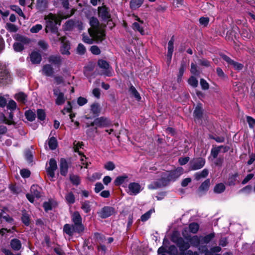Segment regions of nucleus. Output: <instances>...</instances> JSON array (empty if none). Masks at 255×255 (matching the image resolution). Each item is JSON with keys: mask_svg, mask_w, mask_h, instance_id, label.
<instances>
[{"mask_svg": "<svg viewBox=\"0 0 255 255\" xmlns=\"http://www.w3.org/2000/svg\"><path fill=\"white\" fill-rule=\"evenodd\" d=\"M183 173V169L182 167H178L174 170L165 171L162 173L161 178L156 182L149 184L148 187L150 189H154L157 188L165 186L168 184L169 181H174Z\"/></svg>", "mask_w": 255, "mask_h": 255, "instance_id": "obj_1", "label": "nucleus"}, {"mask_svg": "<svg viewBox=\"0 0 255 255\" xmlns=\"http://www.w3.org/2000/svg\"><path fill=\"white\" fill-rule=\"evenodd\" d=\"M73 14L72 12L70 14L63 15L59 14L57 16L52 13H49L48 15L45 16V20H46V31L48 32V30L54 32L56 29V25L60 24L61 19L62 18H66L69 17Z\"/></svg>", "mask_w": 255, "mask_h": 255, "instance_id": "obj_2", "label": "nucleus"}, {"mask_svg": "<svg viewBox=\"0 0 255 255\" xmlns=\"http://www.w3.org/2000/svg\"><path fill=\"white\" fill-rule=\"evenodd\" d=\"M90 24L91 28L89 29V33L91 36H94L98 39H103L105 36V30L103 27L99 26L98 20L95 17H91L90 19Z\"/></svg>", "mask_w": 255, "mask_h": 255, "instance_id": "obj_3", "label": "nucleus"}, {"mask_svg": "<svg viewBox=\"0 0 255 255\" xmlns=\"http://www.w3.org/2000/svg\"><path fill=\"white\" fill-rule=\"evenodd\" d=\"M71 220L76 228V231L80 234L83 232L85 228L82 223V217L78 212H75L71 215Z\"/></svg>", "mask_w": 255, "mask_h": 255, "instance_id": "obj_4", "label": "nucleus"}, {"mask_svg": "<svg viewBox=\"0 0 255 255\" xmlns=\"http://www.w3.org/2000/svg\"><path fill=\"white\" fill-rule=\"evenodd\" d=\"M182 234L185 239L190 241L192 246L195 247H199V250H201V247H199V246L201 244V236L198 237L197 236H194L190 239H189V235L187 228H184L183 230Z\"/></svg>", "mask_w": 255, "mask_h": 255, "instance_id": "obj_5", "label": "nucleus"}, {"mask_svg": "<svg viewBox=\"0 0 255 255\" xmlns=\"http://www.w3.org/2000/svg\"><path fill=\"white\" fill-rule=\"evenodd\" d=\"M15 39L19 41L13 44V49L16 52L21 51L24 48L23 44L27 43L29 41L28 38L20 35H17Z\"/></svg>", "mask_w": 255, "mask_h": 255, "instance_id": "obj_6", "label": "nucleus"}, {"mask_svg": "<svg viewBox=\"0 0 255 255\" xmlns=\"http://www.w3.org/2000/svg\"><path fill=\"white\" fill-rule=\"evenodd\" d=\"M111 125V121L107 118L101 117L95 119L93 122L91 123L90 126L99 127H107Z\"/></svg>", "mask_w": 255, "mask_h": 255, "instance_id": "obj_7", "label": "nucleus"}, {"mask_svg": "<svg viewBox=\"0 0 255 255\" xmlns=\"http://www.w3.org/2000/svg\"><path fill=\"white\" fill-rule=\"evenodd\" d=\"M30 192L31 194H26V197L31 203H33L34 197L39 198L40 197L41 188L37 185H33L31 187Z\"/></svg>", "mask_w": 255, "mask_h": 255, "instance_id": "obj_8", "label": "nucleus"}, {"mask_svg": "<svg viewBox=\"0 0 255 255\" xmlns=\"http://www.w3.org/2000/svg\"><path fill=\"white\" fill-rule=\"evenodd\" d=\"M49 166L47 168V175L51 181H53L55 177V171L57 168L56 161L51 158L49 161Z\"/></svg>", "mask_w": 255, "mask_h": 255, "instance_id": "obj_9", "label": "nucleus"}, {"mask_svg": "<svg viewBox=\"0 0 255 255\" xmlns=\"http://www.w3.org/2000/svg\"><path fill=\"white\" fill-rule=\"evenodd\" d=\"M142 188L139 183L132 182L128 184L126 191L129 195H136L142 191Z\"/></svg>", "mask_w": 255, "mask_h": 255, "instance_id": "obj_10", "label": "nucleus"}, {"mask_svg": "<svg viewBox=\"0 0 255 255\" xmlns=\"http://www.w3.org/2000/svg\"><path fill=\"white\" fill-rule=\"evenodd\" d=\"M98 64L99 66L104 70V74L107 76H112V68L110 66V65L107 61L102 59L99 60Z\"/></svg>", "mask_w": 255, "mask_h": 255, "instance_id": "obj_11", "label": "nucleus"}, {"mask_svg": "<svg viewBox=\"0 0 255 255\" xmlns=\"http://www.w3.org/2000/svg\"><path fill=\"white\" fill-rule=\"evenodd\" d=\"M115 213V209L112 207L105 206L98 212L99 216L102 218H106Z\"/></svg>", "mask_w": 255, "mask_h": 255, "instance_id": "obj_12", "label": "nucleus"}, {"mask_svg": "<svg viewBox=\"0 0 255 255\" xmlns=\"http://www.w3.org/2000/svg\"><path fill=\"white\" fill-rule=\"evenodd\" d=\"M205 163V159L202 158L194 159L190 163V169L193 170L199 169L204 166Z\"/></svg>", "mask_w": 255, "mask_h": 255, "instance_id": "obj_13", "label": "nucleus"}, {"mask_svg": "<svg viewBox=\"0 0 255 255\" xmlns=\"http://www.w3.org/2000/svg\"><path fill=\"white\" fill-rule=\"evenodd\" d=\"M53 93L54 96L56 97L55 104L57 105H63L66 101L64 93L61 92L58 88L54 89Z\"/></svg>", "mask_w": 255, "mask_h": 255, "instance_id": "obj_14", "label": "nucleus"}, {"mask_svg": "<svg viewBox=\"0 0 255 255\" xmlns=\"http://www.w3.org/2000/svg\"><path fill=\"white\" fill-rule=\"evenodd\" d=\"M101 111V108L99 104L95 103L91 105L90 114L91 116H86L87 119L96 117L99 116Z\"/></svg>", "mask_w": 255, "mask_h": 255, "instance_id": "obj_15", "label": "nucleus"}, {"mask_svg": "<svg viewBox=\"0 0 255 255\" xmlns=\"http://www.w3.org/2000/svg\"><path fill=\"white\" fill-rule=\"evenodd\" d=\"M98 14L103 20H109L111 18L109 9L103 5L98 7Z\"/></svg>", "mask_w": 255, "mask_h": 255, "instance_id": "obj_16", "label": "nucleus"}, {"mask_svg": "<svg viewBox=\"0 0 255 255\" xmlns=\"http://www.w3.org/2000/svg\"><path fill=\"white\" fill-rule=\"evenodd\" d=\"M59 40L61 41L62 46L61 47L60 51L62 54H70V46L68 41H67L66 38L65 37H62L59 38Z\"/></svg>", "mask_w": 255, "mask_h": 255, "instance_id": "obj_17", "label": "nucleus"}, {"mask_svg": "<svg viewBox=\"0 0 255 255\" xmlns=\"http://www.w3.org/2000/svg\"><path fill=\"white\" fill-rule=\"evenodd\" d=\"M136 20L138 22H135L132 24V28L136 31H138L141 35H144L145 32L144 30V24L143 21L141 20L139 18L136 16Z\"/></svg>", "mask_w": 255, "mask_h": 255, "instance_id": "obj_18", "label": "nucleus"}, {"mask_svg": "<svg viewBox=\"0 0 255 255\" xmlns=\"http://www.w3.org/2000/svg\"><path fill=\"white\" fill-rule=\"evenodd\" d=\"M174 39L173 37H172L170 40L169 41L168 43V52L167 54V64H169L171 62L172 56L173 52L174 49Z\"/></svg>", "mask_w": 255, "mask_h": 255, "instance_id": "obj_19", "label": "nucleus"}, {"mask_svg": "<svg viewBox=\"0 0 255 255\" xmlns=\"http://www.w3.org/2000/svg\"><path fill=\"white\" fill-rule=\"evenodd\" d=\"M42 75L47 77H51L54 74V69L50 64L44 65L41 70Z\"/></svg>", "mask_w": 255, "mask_h": 255, "instance_id": "obj_20", "label": "nucleus"}, {"mask_svg": "<svg viewBox=\"0 0 255 255\" xmlns=\"http://www.w3.org/2000/svg\"><path fill=\"white\" fill-rule=\"evenodd\" d=\"M63 232L69 236H72L76 231L75 226L73 225L66 224L63 226Z\"/></svg>", "mask_w": 255, "mask_h": 255, "instance_id": "obj_21", "label": "nucleus"}, {"mask_svg": "<svg viewBox=\"0 0 255 255\" xmlns=\"http://www.w3.org/2000/svg\"><path fill=\"white\" fill-rule=\"evenodd\" d=\"M9 75L8 71L5 66L2 64H0V80H7L9 79Z\"/></svg>", "mask_w": 255, "mask_h": 255, "instance_id": "obj_22", "label": "nucleus"}, {"mask_svg": "<svg viewBox=\"0 0 255 255\" xmlns=\"http://www.w3.org/2000/svg\"><path fill=\"white\" fill-rule=\"evenodd\" d=\"M68 165L67 161L61 158L60 163V171L61 175L66 176L68 172Z\"/></svg>", "mask_w": 255, "mask_h": 255, "instance_id": "obj_23", "label": "nucleus"}, {"mask_svg": "<svg viewBox=\"0 0 255 255\" xmlns=\"http://www.w3.org/2000/svg\"><path fill=\"white\" fill-rule=\"evenodd\" d=\"M30 60L33 64H39L41 61V56L37 51H33L30 55Z\"/></svg>", "mask_w": 255, "mask_h": 255, "instance_id": "obj_24", "label": "nucleus"}, {"mask_svg": "<svg viewBox=\"0 0 255 255\" xmlns=\"http://www.w3.org/2000/svg\"><path fill=\"white\" fill-rule=\"evenodd\" d=\"M10 246L13 250L18 251L21 248L22 245L19 240L13 239L10 242Z\"/></svg>", "mask_w": 255, "mask_h": 255, "instance_id": "obj_25", "label": "nucleus"}, {"mask_svg": "<svg viewBox=\"0 0 255 255\" xmlns=\"http://www.w3.org/2000/svg\"><path fill=\"white\" fill-rule=\"evenodd\" d=\"M48 61L55 65L60 66L62 63V59L60 56L52 55L48 57Z\"/></svg>", "mask_w": 255, "mask_h": 255, "instance_id": "obj_26", "label": "nucleus"}, {"mask_svg": "<svg viewBox=\"0 0 255 255\" xmlns=\"http://www.w3.org/2000/svg\"><path fill=\"white\" fill-rule=\"evenodd\" d=\"M182 238L180 237V233L178 231H175L171 235V240L173 242L176 243L177 245L182 241Z\"/></svg>", "mask_w": 255, "mask_h": 255, "instance_id": "obj_27", "label": "nucleus"}, {"mask_svg": "<svg viewBox=\"0 0 255 255\" xmlns=\"http://www.w3.org/2000/svg\"><path fill=\"white\" fill-rule=\"evenodd\" d=\"M128 92L129 94L132 95L134 98L137 100L140 101L141 99V97L140 94L136 90V89L132 86L131 85L129 88Z\"/></svg>", "mask_w": 255, "mask_h": 255, "instance_id": "obj_28", "label": "nucleus"}, {"mask_svg": "<svg viewBox=\"0 0 255 255\" xmlns=\"http://www.w3.org/2000/svg\"><path fill=\"white\" fill-rule=\"evenodd\" d=\"M202 114L203 112L201 105H197L194 112L195 120H199L201 118Z\"/></svg>", "mask_w": 255, "mask_h": 255, "instance_id": "obj_29", "label": "nucleus"}, {"mask_svg": "<svg viewBox=\"0 0 255 255\" xmlns=\"http://www.w3.org/2000/svg\"><path fill=\"white\" fill-rule=\"evenodd\" d=\"M144 0H130V7L132 9L139 8L143 3Z\"/></svg>", "mask_w": 255, "mask_h": 255, "instance_id": "obj_30", "label": "nucleus"}, {"mask_svg": "<svg viewBox=\"0 0 255 255\" xmlns=\"http://www.w3.org/2000/svg\"><path fill=\"white\" fill-rule=\"evenodd\" d=\"M47 5V0H36V7L40 10H43L45 9Z\"/></svg>", "mask_w": 255, "mask_h": 255, "instance_id": "obj_31", "label": "nucleus"}, {"mask_svg": "<svg viewBox=\"0 0 255 255\" xmlns=\"http://www.w3.org/2000/svg\"><path fill=\"white\" fill-rule=\"evenodd\" d=\"M90 34V36L83 34V40L84 42L88 43V44H92L93 43V40L98 41H102L103 39H98L96 37H94V36H91V34Z\"/></svg>", "mask_w": 255, "mask_h": 255, "instance_id": "obj_32", "label": "nucleus"}, {"mask_svg": "<svg viewBox=\"0 0 255 255\" xmlns=\"http://www.w3.org/2000/svg\"><path fill=\"white\" fill-rule=\"evenodd\" d=\"M190 232L193 234H196L199 230V225L196 223H192L189 224L188 229L186 228Z\"/></svg>", "mask_w": 255, "mask_h": 255, "instance_id": "obj_33", "label": "nucleus"}, {"mask_svg": "<svg viewBox=\"0 0 255 255\" xmlns=\"http://www.w3.org/2000/svg\"><path fill=\"white\" fill-rule=\"evenodd\" d=\"M26 95L22 92L19 93L15 95V99L18 102L23 104L26 102Z\"/></svg>", "mask_w": 255, "mask_h": 255, "instance_id": "obj_34", "label": "nucleus"}, {"mask_svg": "<svg viewBox=\"0 0 255 255\" xmlns=\"http://www.w3.org/2000/svg\"><path fill=\"white\" fill-rule=\"evenodd\" d=\"M208 174V171L206 169H204L201 172H197L195 174L194 176L197 180H199L202 178L206 177Z\"/></svg>", "mask_w": 255, "mask_h": 255, "instance_id": "obj_35", "label": "nucleus"}, {"mask_svg": "<svg viewBox=\"0 0 255 255\" xmlns=\"http://www.w3.org/2000/svg\"><path fill=\"white\" fill-rule=\"evenodd\" d=\"M128 177L126 175L118 176L116 178L115 183L116 185H120L128 181Z\"/></svg>", "mask_w": 255, "mask_h": 255, "instance_id": "obj_36", "label": "nucleus"}, {"mask_svg": "<svg viewBox=\"0 0 255 255\" xmlns=\"http://www.w3.org/2000/svg\"><path fill=\"white\" fill-rule=\"evenodd\" d=\"M209 186L210 179H208L202 183L199 187V190L200 192H206L208 190Z\"/></svg>", "mask_w": 255, "mask_h": 255, "instance_id": "obj_37", "label": "nucleus"}, {"mask_svg": "<svg viewBox=\"0 0 255 255\" xmlns=\"http://www.w3.org/2000/svg\"><path fill=\"white\" fill-rule=\"evenodd\" d=\"M214 234L211 233L205 236V237L201 236V244L209 243L214 237Z\"/></svg>", "mask_w": 255, "mask_h": 255, "instance_id": "obj_38", "label": "nucleus"}, {"mask_svg": "<svg viewBox=\"0 0 255 255\" xmlns=\"http://www.w3.org/2000/svg\"><path fill=\"white\" fill-rule=\"evenodd\" d=\"M177 246L181 252H184L185 250H187L190 247L189 243L184 242L183 239L182 242H181L180 243H179Z\"/></svg>", "mask_w": 255, "mask_h": 255, "instance_id": "obj_39", "label": "nucleus"}, {"mask_svg": "<svg viewBox=\"0 0 255 255\" xmlns=\"http://www.w3.org/2000/svg\"><path fill=\"white\" fill-rule=\"evenodd\" d=\"M225 189V186L223 183H219L217 185L214 187V192L216 193H221L224 191Z\"/></svg>", "mask_w": 255, "mask_h": 255, "instance_id": "obj_40", "label": "nucleus"}, {"mask_svg": "<svg viewBox=\"0 0 255 255\" xmlns=\"http://www.w3.org/2000/svg\"><path fill=\"white\" fill-rule=\"evenodd\" d=\"M48 145L49 148L52 149H55L57 147V140L55 137H51L48 141Z\"/></svg>", "mask_w": 255, "mask_h": 255, "instance_id": "obj_41", "label": "nucleus"}, {"mask_svg": "<svg viewBox=\"0 0 255 255\" xmlns=\"http://www.w3.org/2000/svg\"><path fill=\"white\" fill-rule=\"evenodd\" d=\"M81 208L84 212L86 213L89 212L91 210V205L90 204V202L88 201H85L82 202Z\"/></svg>", "mask_w": 255, "mask_h": 255, "instance_id": "obj_42", "label": "nucleus"}, {"mask_svg": "<svg viewBox=\"0 0 255 255\" xmlns=\"http://www.w3.org/2000/svg\"><path fill=\"white\" fill-rule=\"evenodd\" d=\"M26 119L29 121H33L35 120V114L32 111H27L25 113Z\"/></svg>", "mask_w": 255, "mask_h": 255, "instance_id": "obj_43", "label": "nucleus"}, {"mask_svg": "<svg viewBox=\"0 0 255 255\" xmlns=\"http://www.w3.org/2000/svg\"><path fill=\"white\" fill-rule=\"evenodd\" d=\"M154 212V210L150 209L148 212L142 215L140 218L141 221L145 222L149 219L151 216V214Z\"/></svg>", "mask_w": 255, "mask_h": 255, "instance_id": "obj_44", "label": "nucleus"}, {"mask_svg": "<svg viewBox=\"0 0 255 255\" xmlns=\"http://www.w3.org/2000/svg\"><path fill=\"white\" fill-rule=\"evenodd\" d=\"M11 9L12 10L15 11L19 16L25 18V15L22 12V10L17 5H13L11 6Z\"/></svg>", "mask_w": 255, "mask_h": 255, "instance_id": "obj_45", "label": "nucleus"}, {"mask_svg": "<svg viewBox=\"0 0 255 255\" xmlns=\"http://www.w3.org/2000/svg\"><path fill=\"white\" fill-rule=\"evenodd\" d=\"M222 147H223L222 146H220L218 147H214L212 149L211 152V156L214 158H215L217 157V156Z\"/></svg>", "mask_w": 255, "mask_h": 255, "instance_id": "obj_46", "label": "nucleus"}, {"mask_svg": "<svg viewBox=\"0 0 255 255\" xmlns=\"http://www.w3.org/2000/svg\"><path fill=\"white\" fill-rule=\"evenodd\" d=\"M70 180L73 184L76 185H79L80 182L79 177L75 175H71Z\"/></svg>", "mask_w": 255, "mask_h": 255, "instance_id": "obj_47", "label": "nucleus"}, {"mask_svg": "<svg viewBox=\"0 0 255 255\" xmlns=\"http://www.w3.org/2000/svg\"><path fill=\"white\" fill-rule=\"evenodd\" d=\"M65 198L67 202L69 204H73L75 202L74 195L71 192L68 193Z\"/></svg>", "mask_w": 255, "mask_h": 255, "instance_id": "obj_48", "label": "nucleus"}, {"mask_svg": "<svg viewBox=\"0 0 255 255\" xmlns=\"http://www.w3.org/2000/svg\"><path fill=\"white\" fill-rule=\"evenodd\" d=\"M188 84L190 86H191L193 87H197L198 84V80H197V79L195 77H194L193 76H191L188 79Z\"/></svg>", "mask_w": 255, "mask_h": 255, "instance_id": "obj_49", "label": "nucleus"}, {"mask_svg": "<svg viewBox=\"0 0 255 255\" xmlns=\"http://www.w3.org/2000/svg\"><path fill=\"white\" fill-rule=\"evenodd\" d=\"M42 28V25L40 24H36L33 26L30 29V31L32 33H36L38 32Z\"/></svg>", "mask_w": 255, "mask_h": 255, "instance_id": "obj_50", "label": "nucleus"}, {"mask_svg": "<svg viewBox=\"0 0 255 255\" xmlns=\"http://www.w3.org/2000/svg\"><path fill=\"white\" fill-rule=\"evenodd\" d=\"M166 252L170 255H176L177 254V250L175 246H170L168 250H166Z\"/></svg>", "mask_w": 255, "mask_h": 255, "instance_id": "obj_51", "label": "nucleus"}, {"mask_svg": "<svg viewBox=\"0 0 255 255\" xmlns=\"http://www.w3.org/2000/svg\"><path fill=\"white\" fill-rule=\"evenodd\" d=\"M185 68L184 65L182 64L179 69V73H178V75L177 81L178 82H181V81L182 80V76L183 75V73L185 71Z\"/></svg>", "mask_w": 255, "mask_h": 255, "instance_id": "obj_52", "label": "nucleus"}, {"mask_svg": "<svg viewBox=\"0 0 255 255\" xmlns=\"http://www.w3.org/2000/svg\"><path fill=\"white\" fill-rule=\"evenodd\" d=\"M238 177V173H235L231 175L229 178V185H232L235 184V181Z\"/></svg>", "mask_w": 255, "mask_h": 255, "instance_id": "obj_53", "label": "nucleus"}, {"mask_svg": "<svg viewBox=\"0 0 255 255\" xmlns=\"http://www.w3.org/2000/svg\"><path fill=\"white\" fill-rule=\"evenodd\" d=\"M0 220L2 222L5 221V222L11 223L12 222V219L7 215H3L2 214H0Z\"/></svg>", "mask_w": 255, "mask_h": 255, "instance_id": "obj_54", "label": "nucleus"}, {"mask_svg": "<svg viewBox=\"0 0 255 255\" xmlns=\"http://www.w3.org/2000/svg\"><path fill=\"white\" fill-rule=\"evenodd\" d=\"M5 27L10 32H16L17 30L16 26L10 23H6Z\"/></svg>", "mask_w": 255, "mask_h": 255, "instance_id": "obj_55", "label": "nucleus"}, {"mask_svg": "<svg viewBox=\"0 0 255 255\" xmlns=\"http://www.w3.org/2000/svg\"><path fill=\"white\" fill-rule=\"evenodd\" d=\"M37 118L39 120L43 121L45 118V112L41 109H39L37 111Z\"/></svg>", "mask_w": 255, "mask_h": 255, "instance_id": "obj_56", "label": "nucleus"}, {"mask_svg": "<svg viewBox=\"0 0 255 255\" xmlns=\"http://www.w3.org/2000/svg\"><path fill=\"white\" fill-rule=\"evenodd\" d=\"M90 51L92 54L95 55H99L101 53L100 48L96 45L92 46L90 48Z\"/></svg>", "mask_w": 255, "mask_h": 255, "instance_id": "obj_57", "label": "nucleus"}, {"mask_svg": "<svg viewBox=\"0 0 255 255\" xmlns=\"http://www.w3.org/2000/svg\"><path fill=\"white\" fill-rule=\"evenodd\" d=\"M38 45L43 50H46L48 47V43L44 40H40L38 42Z\"/></svg>", "mask_w": 255, "mask_h": 255, "instance_id": "obj_58", "label": "nucleus"}, {"mask_svg": "<svg viewBox=\"0 0 255 255\" xmlns=\"http://www.w3.org/2000/svg\"><path fill=\"white\" fill-rule=\"evenodd\" d=\"M200 85L203 90H208L209 88V84L204 79H201L200 80Z\"/></svg>", "mask_w": 255, "mask_h": 255, "instance_id": "obj_59", "label": "nucleus"}, {"mask_svg": "<svg viewBox=\"0 0 255 255\" xmlns=\"http://www.w3.org/2000/svg\"><path fill=\"white\" fill-rule=\"evenodd\" d=\"M7 108L9 110H13L16 108V104L13 100H11L9 101Z\"/></svg>", "mask_w": 255, "mask_h": 255, "instance_id": "obj_60", "label": "nucleus"}, {"mask_svg": "<svg viewBox=\"0 0 255 255\" xmlns=\"http://www.w3.org/2000/svg\"><path fill=\"white\" fill-rule=\"evenodd\" d=\"M209 19L208 17H202L199 19V22L200 24L206 26H207L209 23Z\"/></svg>", "mask_w": 255, "mask_h": 255, "instance_id": "obj_61", "label": "nucleus"}, {"mask_svg": "<svg viewBox=\"0 0 255 255\" xmlns=\"http://www.w3.org/2000/svg\"><path fill=\"white\" fill-rule=\"evenodd\" d=\"M105 168L108 170H113L115 168V164L112 162H108L105 164Z\"/></svg>", "mask_w": 255, "mask_h": 255, "instance_id": "obj_62", "label": "nucleus"}, {"mask_svg": "<svg viewBox=\"0 0 255 255\" xmlns=\"http://www.w3.org/2000/svg\"><path fill=\"white\" fill-rule=\"evenodd\" d=\"M20 175L23 178H27L29 177L30 175V172L27 169H23L21 170Z\"/></svg>", "mask_w": 255, "mask_h": 255, "instance_id": "obj_63", "label": "nucleus"}, {"mask_svg": "<svg viewBox=\"0 0 255 255\" xmlns=\"http://www.w3.org/2000/svg\"><path fill=\"white\" fill-rule=\"evenodd\" d=\"M247 122L250 128H253L255 125V120L251 117H247Z\"/></svg>", "mask_w": 255, "mask_h": 255, "instance_id": "obj_64", "label": "nucleus"}]
</instances>
